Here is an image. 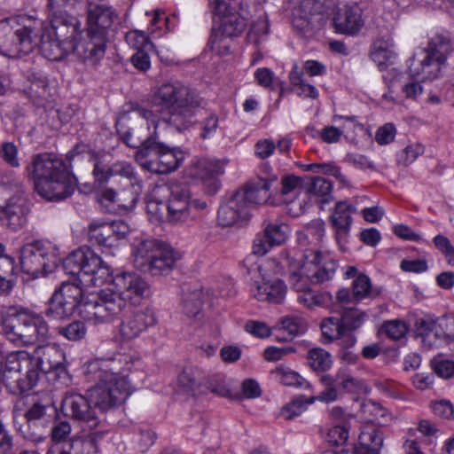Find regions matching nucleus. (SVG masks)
<instances>
[{
  "label": "nucleus",
  "instance_id": "1",
  "mask_svg": "<svg viewBox=\"0 0 454 454\" xmlns=\"http://www.w3.org/2000/svg\"><path fill=\"white\" fill-rule=\"evenodd\" d=\"M67 274L76 277V283H63L54 292L47 303L45 316L53 320L66 319L75 311L82 315L86 301L82 287L101 286L110 278L111 269L107 263L90 248H79L63 261Z\"/></svg>",
  "mask_w": 454,
  "mask_h": 454
},
{
  "label": "nucleus",
  "instance_id": "2",
  "mask_svg": "<svg viewBox=\"0 0 454 454\" xmlns=\"http://www.w3.org/2000/svg\"><path fill=\"white\" fill-rule=\"evenodd\" d=\"M132 362L126 354L95 359L86 363L83 374L88 382L95 385L88 389L90 402L100 412H106L121 405L130 395V382L127 372Z\"/></svg>",
  "mask_w": 454,
  "mask_h": 454
},
{
  "label": "nucleus",
  "instance_id": "3",
  "mask_svg": "<svg viewBox=\"0 0 454 454\" xmlns=\"http://www.w3.org/2000/svg\"><path fill=\"white\" fill-rule=\"evenodd\" d=\"M153 104L160 108L164 121L181 132L195 123V113L203 98L192 88L176 82L160 86L153 96Z\"/></svg>",
  "mask_w": 454,
  "mask_h": 454
},
{
  "label": "nucleus",
  "instance_id": "4",
  "mask_svg": "<svg viewBox=\"0 0 454 454\" xmlns=\"http://www.w3.org/2000/svg\"><path fill=\"white\" fill-rule=\"evenodd\" d=\"M27 171L33 176L35 191L47 200L66 199L74 191L76 178L66 163L53 154L36 155Z\"/></svg>",
  "mask_w": 454,
  "mask_h": 454
},
{
  "label": "nucleus",
  "instance_id": "5",
  "mask_svg": "<svg viewBox=\"0 0 454 454\" xmlns=\"http://www.w3.org/2000/svg\"><path fill=\"white\" fill-rule=\"evenodd\" d=\"M42 22L19 15L0 21V53L9 58L30 54L39 44Z\"/></svg>",
  "mask_w": 454,
  "mask_h": 454
},
{
  "label": "nucleus",
  "instance_id": "6",
  "mask_svg": "<svg viewBox=\"0 0 454 454\" xmlns=\"http://www.w3.org/2000/svg\"><path fill=\"white\" fill-rule=\"evenodd\" d=\"M3 333L12 342L30 345L44 340L49 335V325L40 314L18 306H10L1 311Z\"/></svg>",
  "mask_w": 454,
  "mask_h": 454
},
{
  "label": "nucleus",
  "instance_id": "7",
  "mask_svg": "<svg viewBox=\"0 0 454 454\" xmlns=\"http://www.w3.org/2000/svg\"><path fill=\"white\" fill-rule=\"evenodd\" d=\"M325 233V223L320 219L312 221L305 231L297 233V240L302 249V268L305 269L309 265L319 267L314 274L316 281L319 282L331 279L337 269V262L327 251L321 250Z\"/></svg>",
  "mask_w": 454,
  "mask_h": 454
},
{
  "label": "nucleus",
  "instance_id": "8",
  "mask_svg": "<svg viewBox=\"0 0 454 454\" xmlns=\"http://www.w3.org/2000/svg\"><path fill=\"white\" fill-rule=\"evenodd\" d=\"M134 266L153 277L169 274L179 259L174 249L156 239H145L133 249Z\"/></svg>",
  "mask_w": 454,
  "mask_h": 454
},
{
  "label": "nucleus",
  "instance_id": "9",
  "mask_svg": "<svg viewBox=\"0 0 454 454\" xmlns=\"http://www.w3.org/2000/svg\"><path fill=\"white\" fill-rule=\"evenodd\" d=\"M0 221L12 231L21 229L27 222L28 200L21 182L16 178L2 177L0 184Z\"/></svg>",
  "mask_w": 454,
  "mask_h": 454
},
{
  "label": "nucleus",
  "instance_id": "10",
  "mask_svg": "<svg viewBox=\"0 0 454 454\" xmlns=\"http://www.w3.org/2000/svg\"><path fill=\"white\" fill-rule=\"evenodd\" d=\"M60 262L59 248L47 240L27 243L20 250L22 271L34 278L52 272Z\"/></svg>",
  "mask_w": 454,
  "mask_h": 454
},
{
  "label": "nucleus",
  "instance_id": "11",
  "mask_svg": "<svg viewBox=\"0 0 454 454\" xmlns=\"http://www.w3.org/2000/svg\"><path fill=\"white\" fill-rule=\"evenodd\" d=\"M4 384L14 393L23 394L35 386L38 370L33 366L32 356L25 350L11 353L3 362Z\"/></svg>",
  "mask_w": 454,
  "mask_h": 454
},
{
  "label": "nucleus",
  "instance_id": "12",
  "mask_svg": "<svg viewBox=\"0 0 454 454\" xmlns=\"http://www.w3.org/2000/svg\"><path fill=\"white\" fill-rule=\"evenodd\" d=\"M126 302L116 288H105L86 301L82 317L94 324L107 323L121 313Z\"/></svg>",
  "mask_w": 454,
  "mask_h": 454
},
{
  "label": "nucleus",
  "instance_id": "13",
  "mask_svg": "<svg viewBox=\"0 0 454 454\" xmlns=\"http://www.w3.org/2000/svg\"><path fill=\"white\" fill-rule=\"evenodd\" d=\"M137 158L145 159L143 164L150 171L167 174L179 167L184 155L182 151L170 148L150 137L144 141L143 148L138 152Z\"/></svg>",
  "mask_w": 454,
  "mask_h": 454
},
{
  "label": "nucleus",
  "instance_id": "14",
  "mask_svg": "<svg viewBox=\"0 0 454 454\" xmlns=\"http://www.w3.org/2000/svg\"><path fill=\"white\" fill-rule=\"evenodd\" d=\"M33 366L38 372L49 374V379L59 386H68L71 377L65 365V353L57 344L38 346L31 355Z\"/></svg>",
  "mask_w": 454,
  "mask_h": 454
},
{
  "label": "nucleus",
  "instance_id": "15",
  "mask_svg": "<svg viewBox=\"0 0 454 454\" xmlns=\"http://www.w3.org/2000/svg\"><path fill=\"white\" fill-rule=\"evenodd\" d=\"M62 410L66 416L78 422L84 430L92 432L100 427L99 419L96 408L90 402L89 392L82 395L75 392H67L62 399Z\"/></svg>",
  "mask_w": 454,
  "mask_h": 454
},
{
  "label": "nucleus",
  "instance_id": "16",
  "mask_svg": "<svg viewBox=\"0 0 454 454\" xmlns=\"http://www.w3.org/2000/svg\"><path fill=\"white\" fill-rule=\"evenodd\" d=\"M119 20V13L107 4L90 3L87 8L88 35H98L108 40L113 26Z\"/></svg>",
  "mask_w": 454,
  "mask_h": 454
},
{
  "label": "nucleus",
  "instance_id": "17",
  "mask_svg": "<svg viewBox=\"0 0 454 454\" xmlns=\"http://www.w3.org/2000/svg\"><path fill=\"white\" fill-rule=\"evenodd\" d=\"M108 281L132 305H138L150 294L148 283L135 272H122L114 278L111 276Z\"/></svg>",
  "mask_w": 454,
  "mask_h": 454
},
{
  "label": "nucleus",
  "instance_id": "18",
  "mask_svg": "<svg viewBox=\"0 0 454 454\" xmlns=\"http://www.w3.org/2000/svg\"><path fill=\"white\" fill-rule=\"evenodd\" d=\"M93 176L95 181L99 185L107 184L111 180L116 181L118 178H121L124 182V186L133 188L137 182L134 167L126 161H116L110 166L97 161L94 164Z\"/></svg>",
  "mask_w": 454,
  "mask_h": 454
},
{
  "label": "nucleus",
  "instance_id": "19",
  "mask_svg": "<svg viewBox=\"0 0 454 454\" xmlns=\"http://www.w3.org/2000/svg\"><path fill=\"white\" fill-rule=\"evenodd\" d=\"M447 319L444 317L432 318L426 317L419 318L415 323V331L422 340L423 346L427 348L437 347L442 340L450 338L447 332Z\"/></svg>",
  "mask_w": 454,
  "mask_h": 454
},
{
  "label": "nucleus",
  "instance_id": "20",
  "mask_svg": "<svg viewBox=\"0 0 454 454\" xmlns=\"http://www.w3.org/2000/svg\"><path fill=\"white\" fill-rule=\"evenodd\" d=\"M107 41L98 35L87 34L86 38L80 37L74 43L71 53H74L86 66L95 67L105 56Z\"/></svg>",
  "mask_w": 454,
  "mask_h": 454
},
{
  "label": "nucleus",
  "instance_id": "21",
  "mask_svg": "<svg viewBox=\"0 0 454 454\" xmlns=\"http://www.w3.org/2000/svg\"><path fill=\"white\" fill-rule=\"evenodd\" d=\"M243 193L235 192L226 201L221 204L217 213L218 224L223 227L232 226L249 216V210L244 202Z\"/></svg>",
  "mask_w": 454,
  "mask_h": 454
},
{
  "label": "nucleus",
  "instance_id": "22",
  "mask_svg": "<svg viewBox=\"0 0 454 454\" xmlns=\"http://www.w3.org/2000/svg\"><path fill=\"white\" fill-rule=\"evenodd\" d=\"M167 208V218L173 223H183L195 218V215L191 213L189 192L184 187L178 185L171 187Z\"/></svg>",
  "mask_w": 454,
  "mask_h": 454
},
{
  "label": "nucleus",
  "instance_id": "23",
  "mask_svg": "<svg viewBox=\"0 0 454 454\" xmlns=\"http://www.w3.org/2000/svg\"><path fill=\"white\" fill-rule=\"evenodd\" d=\"M156 323L153 309L145 308L127 317L121 325L120 333L124 339L132 340Z\"/></svg>",
  "mask_w": 454,
  "mask_h": 454
},
{
  "label": "nucleus",
  "instance_id": "24",
  "mask_svg": "<svg viewBox=\"0 0 454 454\" xmlns=\"http://www.w3.org/2000/svg\"><path fill=\"white\" fill-rule=\"evenodd\" d=\"M356 212L355 207L348 201L336 203L334 212L331 215V223L335 231L336 241L341 250H345L344 245L349 235L352 224L351 215Z\"/></svg>",
  "mask_w": 454,
  "mask_h": 454
},
{
  "label": "nucleus",
  "instance_id": "25",
  "mask_svg": "<svg viewBox=\"0 0 454 454\" xmlns=\"http://www.w3.org/2000/svg\"><path fill=\"white\" fill-rule=\"evenodd\" d=\"M123 227L127 229L124 223H114L113 224L107 223H90L89 226L88 235L91 242H95L102 247L103 251L106 249L111 254H114L112 251L117 248L119 245V232L116 228Z\"/></svg>",
  "mask_w": 454,
  "mask_h": 454
},
{
  "label": "nucleus",
  "instance_id": "26",
  "mask_svg": "<svg viewBox=\"0 0 454 454\" xmlns=\"http://www.w3.org/2000/svg\"><path fill=\"white\" fill-rule=\"evenodd\" d=\"M336 30L341 34L354 35L357 34L364 25L362 18V9L354 4L340 9L333 18Z\"/></svg>",
  "mask_w": 454,
  "mask_h": 454
},
{
  "label": "nucleus",
  "instance_id": "27",
  "mask_svg": "<svg viewBox=\"0 0 454 454\" xmlns=\"http://www.w3.org/2000/svg\"><path fill=\"white\" fill-rule=\"evenodd\" d=\"M104 434V431H95L85 436L73 437L58 447L57 454H98V442Z\"/></svg>",
  "mask_w": 454,
  "mask_h": 454
},
{
  "label": "nucleus",
  "instance_id": "28",
  "mask_svg": "<svg viewBox=\"0 0 454 454\" xmlns=\"http://www.w3.org/2000/svg\"><path fill=\"white\" fill-rule=\"evenodd\" d=\"M445 63L432 57L424 51L411 60V74L421 81L434 80L440 76Z\"/></svg>",
  "mask_w": 454,
  "mask_h": 454
},
{
  "label": "nucleus",
  "instance_id": "29",
  "mask_svg": "<svg viewBox=\"0 0 454 454\" xmlns=\"http://www.w3.org/2000/svg\"><path fill=\"white\" fill-rule=\"evenodd\" d=\"M277 182V177L273 176L269 179L260 178L254 182L247 183L241 189L237 190L238 193H243L244 202L247 209L254 204H262L270 199V190L272 184Z\"/></svg>",
  "mask_w": 454,
  "mask_h": 454
},
{
  "label": "nucleus",
  "instance_id": "30",
  "mask_svg": "<svg viewBox=\"0 0 454 454\" xmlns=\"http://www.w3.org/2000/svg\"><path fill=\"white\" fill-rule=\"evenodd\" d=\"M252 293L254 297L260 301L280 304L286 298L287 287L284 281L278 278L263 280L262 283L254 284Z\"/></svg>",
  "mask_w": 454,
  "mask_h": 454
},
{
  "label": "nucleus",
  "instance_id": "31",
  "mask_svg": "<svg viewBox=\"0 0 454 454\" xmlns=\"http://www.w3.org/2000/svg\"><path fill=\"white\" fill-rule=\"evenodd\" d=\"M324 0H290L293 24L298 29H304L309 24L310 16L321 12Z\"/></svg>",
  "mask_w": 454,
  "mask_h": 454
},
{
  "label": "nucleus",
  "instance_id": "32",
  "mask_svg": "<svg viewBox=\"0 0 454 454\" xmlns=\"http://www.w3.org/2000/svg\"><path fill=\"white\" fill-rule=\"evenodd\" d=\"M187 174L201 181L223 173V163L213 158H195L187 168Z\"/></svg>",
  "mask_w": 454,
  "mask_h": 454
},
{
  "label": "nucleus",
  "instance_id": "33",
  "mask_svg": "<svg viewBox=\"0 0 454 454\" xmlns=\"http://www.w3.org/2000/svg\"><path fill=\"white\" fill-rule=\"evenodd\" d=\"M42 55L51 61H59L63 59L67 54L71 53L70 45L61 42L54 35H41L39 34L38 44Z\"/></svg>",
  "mask_w": 454,
  "mask_h": 454
},
{
  "label": "nucleus",
  "instance_id": "34",
  "mask_svg": "<svg viewBox=\"0 0 454 454\" xmlns=\"http://www.w3.org/2000/svg\"><path fill=\"white\" fill-rule=\"evenodd\" d=\"M383 444V437L373 426H367L358 436L356 446V454H380Z\"/></svg>",
  "mask_w": 454,
  "mask_h": 454
},
{
  "label": "nucleus",
  "instance_id": "35",
  "mask_svg": "<svg viewBox=\"0 0 454 454\" xmlns=\"http://www.w3.org/2000/svg\"><path fill=\"white\" fill-rule=\"evenodd\" d=\"M371 58L381 70L387 68L388 65H392L396 58L393 40L387 36L376 41Z\"/></svg>",
  "mask_w": 454,
  "mask_h": 454
},
{
  "label": "nucleus",
  "instance_id": "36",
  "mask_svg": "<svg viewBox=\"0 0 454 454\" xmlns=\"http://www.w3.org/2000/svg\"><path fill=\"white\" fill-rule=\"evenodd\" d=\"M13 424L17 432L23 438L34 442H41L45 439L49 426L48 423L33 419H26V423L20 426H17L14 419Z\"/></svg>",
  "mask_w": 454,
  "mask_h": 454
},
{
  "label": "nucleus",
  "instance_id": "37",
  "mask_svg": "<svg viewBox=\"0 0 454 454\" xmlns=\"http://www.w3.org/2000/svg\"><path fill=\"white\" fill-rule=\"evenodd\" d=\"M454 44L450 38L442 35H435L423 49L425 52L445 63L447 56L453 51Z\"/></svg>",
  "mask_w": 454,
  "mask_h": 454
},
{
  "label": "nucleus",
  "instance_id": "38",
  "mask_svg": "<svg viewBox=\"0 0 454 454\" xmlns=\"http://www.w3.org/2000/svg\"><path fill=\"white\" fill-rule=\"evenodd\" d=\"M137 193L132 189L124 190L117 193L114 189H106L102 192V200L116 202L120 207L126 209H131L135 207L137 200Z\"/></svg>",
  "mask_w": 454,
  "mask_h": 454
},
{
  "label": "nucleus",
  "instance_id": "39",
  "mask_svg": "<svg viewBox=\"0 0 454 454\" xmlns=\"http://www.w3.org/2000/svg\"><path fill=\"white\" fill-rule=\"evenodd\" d=\"M53 35L61 42L68 43L70 48L81 37L82 29L81 28V22L78 19H71V23L68 26L52 28Z\"/></svg>",
  "mask_w": 454,
  "mask_h": 454
},
{
  "label": "nucleus",
  "instance_id": "40",
  "mask_svg": "<svg viewBox=\"0 0 454 454\" xmlns=\"http://www.w3.org/2000/svg\"><path fill=\"white\" fill-rule=\"evenodd\" d=\"M366 318L367 314L360 310L359 309L347 308L344 309L340 319L344 333H346L353 332L359 329L363 325Z\"/></svg>",
  "mask_w": 454,
  "mask_h": 454
},
{
  "label": "nucleus",
  "instance_id": "41",
  "mask_svg": "<svg viewBox=\"0 0 454 454\" xmlns=\"http://www.w3.org/2000/svg\"><path fill=\"white\" fill-rule=\"evenodd\" d=\"M309 365L317 372H325L333 364L332 356L322 348H313L307 355Z\"/></svg>",
  "mask_w": 454,
  "mask_h": 454
},
{
  "label": "nucleus",
  "instance_id": "42",
  "mask_svg": "<svg viewBox=\"0 0 454 454\" xmlns=\"http://www.w3.org/2000/svg\"><path fill=\"white\" fill-rule=\"evenodd\" d=\"M272 247L274 246L265 239L264 233L256 236L253 244V254L248 255L243 262L244 265L247 266L249 274L260 270V266L254 262V255H264Z\"/></svg>",
  "mask_w": 454,
  "mask_h": 454
},
{
  "label": "nucleus",
  "instance_id": "43",
  "mask_svg": "<svg viewBox=\"0 0 454 454\" xmlns=\"http://www.w3.org/2000/svg\"><path fill=\"white\" fill-rule=\"evenodd\" d=\"M55 416L56 411L53 407L42 402L34 403L25 412L26 419L41 420L48 424Z\"/></svg>",
  "mask_w": 454,
  "mask_h": 454
},
{
  "label": "nucleus",
  "instance_id": "44",
  "mask_svg": "<svg viewBox=\"0 0 454 454\" xmlns=\"http://www.w3.org/2000/svg\"><path fill=\"white\" fill-rule=\"evenodd\" d=\"M202 307L201 293L194 290L185 293L182 298V311L189 317H196L200 315Z\"/></svg>",
  "mask_w": 454,
  "mask_h": 454
},
{
  "label": "nucleus",
  "instance_id": "45",
  "mask_svg": "<svg viewBox=\"0 0 454 454\" xmlns=\"http://www.w3.org/2000/svg\"><path fill=\"white\" fill-rule=\"evenodd\" d=\"M315 399V397L305 398L304 396H299L283 406L281 416L287 420L294 419L304 412L308 405L313 403Z\"/></svg>",
  "mask_w": 454,
  "mask_h": 454
},
{
  "label": "nucleus",
  "instance_id": "46",
  "mask_svg": "<svg viewBox=\"0 0 454 454\" xmlns=\"http://www.w3.org/2000/svg\"><path fill=\"white\" fill-rule=\"evenodd\" d=\"M289 235V226L283 223H269L264 229V237L270 244L279 246L283 244Z\"/></svg>",
  "mask_w": 454,
  "mask_h": 454
},
{
  "label": "nucleus",
  "instance_id": "47",
  "mask_svg": "<svg viewBox=\"0 0 454 454\" xmlns=\"http://www.w3.org/2000/svg\"><path fill=\"white\" fill-rule=\"evenodd\" d=\"M320 327L323 337L327 340V342L329 343L335 340H340L345 333L340 319L337 317H327L323 319L320 324Z\"/></svg>",
  "mask_w": 454,
  "mask_h": 454
},
{
  "label": "nucleus",
  "instance_id": "48",
  "mask_svg": "<svg viewBox=\"0 0 454 454\" xmlns=\"http://www.w3.org/2000/svg\"><path fill=\"white\" fill-rule=\"evenodd\" d=\"M352 294L353 300L359 301L366 297L376 296L380 293H374L370 278L364 274H360L353 282Z\"/></svg>",
  "mask_w": 454,
  "mask_h": 454
},
{
  "label": "nucleus",
  "instance_id": "49",
  "mask_svg": "<svg viewBox=\"0 0 454 454\" xmlns=\"http://www.w3.org/2000/svg\"><path fill=\"white\" fill-rule=\"evenodd\" d=\"M223 33L227 36H234L240 34L246 27V22L237 12H230L221 20Z\"/></svg>",
  "mask_w": 454,
  "mask_h": 454
},
{
  "label": "nucleus",
  "instance_id": "50",
  "mask_svg": "<svg viewBox=\"0 0 454 454\" xmlns=\"http://www.w3.org/2000/svg\"><path fill=\"white\" fill-rule=\"evenodd\" d=\"M71 431L72 427L68 420L55 419L50 431L51 441L56 444L62 445L64 442L71 440L68 439Z\"/></svg>",
  "mask_w": 454,
  "mask_h": 454
},
{
  "label": "nucleus",
  "instance_id": "51",
  "mask_svg": "<svg viewBox=\"0 0 454 454\" xmlns=\"http://www.w3.org/2000/svg\"><path fill=\"white\" fill-rule=\"evenodd\" d=\"M314 267L315 270L311 275L304 274L301 271L293 272L289 277L291 287L298 293H303L311 289V283H320L319 281H316V278H314V274L319 267Z\"/></svg>",
  "mask_w": 454,
  "mask_h": 454
},
{
  "label": "nucleus",
  "instance_id": "52",
  "mask_svg": "<svg viewBox=\"0 0 454 454\" xmlns=\"http://www.w3.org/2000/svg\"><path fill=\"white\" fill-rule=\"evenodd\" d=\"M272 374L285 386L301 387L303 385L304 379L288 367L280 365L272 372Z\"/></svg>",
  "mask_w": 454,
  "mask_h": 454
},
{
  "label": "nucleus",
  "instance_id": "53",
  "mask_svg": "<svg viewBox=\"0 0 454 454\" xmlns=\"http://www.w3.org/2000/svg\"><path fill=\"white\" fill-rule=\"evenodd\" d=\"M14 272V260L11 256H0V293L11 290L10 277Z\"/></svg>",
  "mask_w": 454,
  "mask_h": 454
},
{
  "label": "nucleus",
  "instance_id": "54",
  "mask_svg": "<svg viewBox=\"0 0 454 454\" xmlns=\"http://www.w3.org/2000/svg\"><path fill=\"white\" fill-rule=\"evenodd\" d=\"M58 333L69 340L77 341L85 337L87 329L83 322L74 321L66 326L59 327Z\"/></svg>",
  "mask_w": 454,
  "mask_h": 454
},
{
  "label": "nucleus",
  "instance_id": "55",
  "mask_svg": "<svg viewBox=\"0 0 454 454\" xmlns=\"http://www.w3.org/2000/svg\"><path fill=\"white\" fill-rule=\"evenodd\" d=\"M125 38L127 43L137 50V51L142 50H153V48L152 42L144 31L131 30L126 34Z\"/></svg>",
  "mask_w": 454,
  "mask_h": 454
},
{
  "label": "nucleus",
  "instance_id": "56",
  "mask_svg": "<svg viewBox=\"0 0 454 454\" xmlns=\"http://www.w3.org/2000/svg\"><path fill=\"white\" fill-rule=\"evenodd\" d=\"M207 388L220 396L232 397L231 390L223 375H214L207 380Z\"/></svg>",
  "mask_w": 454,
  "mask_h": 454
},
{
  "label": "nucleus",
  "instance_id": "57",
  "mask_svg": "<svg viewBox=\"0 0 454 454\" xmlns=\"http://www.w3.org/2000/svg\"><path fill=\"white\" fill-rule=\"evenodd\" d=\"M302 319L294 316H286L280 321L281 327L288 334V337L283 338L285 340H292L298 335L302 330Z\"/></svg>",
  "mask_w": 454,
  "mask_h": 454
},
{
  "label": "nucleus",
  "instance_id": "58",
  "mask_svg": "<svg viewBox=\"0 0 454 454\" xmlns=\"http://www.w3.org/2000/svg\"><path fill=\"white\" fill-rule=\"evenodd\" d=\"M333 189L332 182L325 177L316 176L312 179L311 192L319 197H322V203H326L331 197Z\"/></svg>",
  "mask_w": 454,
  "mask_h": 454
},
{
  "label": "nucleus",
  "instance_id": "59",
  "mask_svg": "<svg viewBox=\"0 0 454 454\" xmlns=\"http://www.w3.org/2000/svg\"><path fill=\"white\" fill-rule=\"evenodd\" d=\"M434 372L441 378L449 379L454 375V362L444 359L442 356H435L431 361Z\"/></svg>",
  "mask_w": 454,
  "mask_h": 454
},
{
  "label": "nucleus",
  "instance_id": "60",
  "mask_svg": "<svg viewBox=\"0 0 454 454\" xmlns=\"http://www.w3.org/2000/svg\"><path fill=\"white\" fill-rule=\"evenodd\" d=\"M51 28L68 26L71 19H77L76 16L68 12L66 9H47Z\"/></svg>",
  "mask_w": 454,
  "mask_h": 454
},
{
  "label": "nucleus",
  "instance_id": "61",
  "mask_svg": "<svg viewBox=\"0 0 454 454\" xmlns=\"http://www.w3.org/2000/svg\"><path fill=\"white\" fill-rule=\"evenodd\" d=\"M156 434L150 428H141L135 438V446L142 453L147 451L153 445Z\"/></svg>",
  "mask_w": 454,
  "mask_h": 454
},
{
  "label": "nucleus",
  "instance_id": "62",
  "mask_svg": "<svg viewBox=\"0 0 454 454\" xmlns=\"http://www.w3.org/2000/svg\"><path fill=\"white\" fill-rule=\"evenodd\" d=\"M14 446V435L0 419V454H13Z\"/></svg>",
  "mask_w": 454,
  "mask_h": 454
},
{
  "label": "nucleus",
  "instance_id": "63",
  "mask_svg": "<svg viewBox=\"0 0 454 454\" xmlns=\"http://www.w3.org/2000/svg\"><path fill=\"white\" fill-rule=\"evenodd\" d=\"M17 155L18 148L13 143L5 142L0 145V157L12 168H18L20 166Z\"/></svg>",
  "mask_w": 454,
  "mask_h": 454
},
{
  "label": "nucleus",
  "instance_id": "64",
  "mask_svg": "<svg viewBox=\"0 0 454 454\" xmlns=\"http://www.w3.org/2000/svg\"><path fill=\"white\" fill-rule=\"evenodd\" d=\"M178 385L184 392H190L199 385L195 371L192 368H184L178 375Z\"/></svg>",
  "mask_w": 454,
  "mask_h": 454
}]
</instances>
